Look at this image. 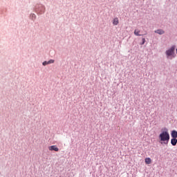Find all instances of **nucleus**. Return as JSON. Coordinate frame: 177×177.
I'll return each mask as SVG.
<instances>
[{"label": "nucleus", "mask_w": 177, "mask_h": 177, "mask_svg": "<svg viewBox=\"0 0 177 177\" xmlns=\"http://www.w3.org/2000/svg\"><path fill=\"white\" fill-rule=\"evenodd\" d=\"M142 42L141 43V45H145V43L146 42V39L142 38Z\"/></svg>", "instance_id": "nucleus-11"}, {"label": "nucleus", "mask_w": 177, "mask_h": 177, "mask_svg": "<svg viewBox=\"0 0 177 177\" xmlns=\"http://www.w3.org/2000/svg\"><path fill=\"white\" fill-rule=\"evenodd\" d=\"M48 62V64H52L53 63H55V60L54 59H50Z\"/></svg>", "instance_id": "nucleus-10"}, {"label": "nucleus", "mask_w": 177, "mask_h": 177, "mask_svg": "<svg viewBox=\"0 0 177 177\" xmlns=\"http://www.w3.org/2000/svg\"><path fill=\"white\" fill-rule=\"evenodd\" d=\"M118 23H120L118 18H115L113 21V26H118Z\"/></svg>", "instance_id": "nucleus-9"}, {"label": "nucleus", "mask_w": 177, "mask_h": 177, "mask_svg": "<svg viewBox=\"0 0 177 177\" xmlns=\"http://www.w3.org/2000/svg\"><path fill=\"white\" fill-rule=\"evenodd\" d=\"M155 32L156 34H159L160 35H162V34H164V30H161V29H158L157 30H155Z\"/></svg>", "instance_id": "nucleus-8"}, {"label": "nucleus", "mask_w": 177, "mask_h": 177, "mask_svg": "<svg viewBox=\"0 0 177 177\" xmlns=\"http://www.w3.org/2000/svg\"><path fill=\"white\" fill-rule=\"evenodd\" d=\"M32 17H35V15L32 14Z\"/></svg>", "instance_id": "nucleus-13"}, {"label": "nucleus", "mask_w": 177, "mask_h": 177, "mask_svg": "<svg viewBox=\"0 0 177 177\" xmlns=\"http://www.w3.org/2000/svg\"><path fill=\"white\" fill-rule=\"evenodd\" d=\"M134 34L136 35V37H141L142 35H140V30L139 29H136L134 30Z\"/></svg>", "instance_id": "nucleus-5"}, {"label": "nucleus", "mask_w": 177, "mask_h": 177, "mask_svg": "<svg viewBox=\"0 0 177 177\" xmlns=\"http://www.w3.org/2000/svg\"><path fill=\"white\" fill-rule=\"evenodd\" d=\"M145 164H147V165H149V164H151V159L150 158H146L145 159Z\"/></svg>", "instance_id": "nucleus-7"}, {"label": "nucleus", "mask_w": 177, "mask_h": 177, "mask_svg": "<svg viewBox=\"0 0 177 177\" xmlns=\"http://www.w3.org/2000/svg\"><path fill=\"white\" fill-rule=\"evenodd\" d=\"M171 138H177V131L175 130H173L171 133Z\"/></svg>", "instance_id": "nucleus-4"}, {"label": "nucleus", "mask_w": 177, "mask_h": 177, "mask_svg": "<svg viewBox=\"0 0 177 177\" xmlns=\"http://www.w3.org/2000/svg\"><path fill=\"white\" fill-rule=\"evenodd\" d=\"M48 64H49L48 62L45 61L43 62V66H48Z\"/></svg>", "instance_id": "nucleus-12"}, {"label": "nucleus", "mask_w": 177, "mask_h": 177, "mask_svg": "<svg viewBox=\"0 0 177 177\" xmlns=\"http://www.w3.org/2000/svg\"><path fill=\"white\" fill-rule=\"evenodd\" d=\"M159 140L161 145H168L169 142V133L168 132L167 129L162 130L161 133L159 135Z\"/></svg>", "instance_id": "nucleus-1"}, {"label": "nucleus", "mask_w": 177, "mask_h": 177, "mask_svg": "<svg viewBox=\"0 0 177 177\" xmlns=\"http://www.w3.org/2000/svg\"><path fill=\"white\" fill-rule=\"evenodd\" d=\"M171 143L172 146H176L177 139L176 138H172L171 140Z\"/></svg>", "instance_id": "nucleus-6"}, {"label": "nucleus", "mask_w": 177, "mask_h": 177, "mask_svg": "<svg viewBox=\"0 0 177 177\" xmlns=\"http://www.w3.org/2000/svg\"><path fill=\"white\" fill-rule=\"evenodd\" d=\"M174 52H175V46H171L169 50L166 51L167 56H172L174 55Z\"/></svg>", "instance_id": "nucleus-2"}, {"label": "nucleus", "mask_w": 177, "mask_h": 177, "mask_svg": "<svg viewBox=\"0 0 177 177\" xmlns=\"http://www.w3.org/2000/svg\"><path fill=\"white\" fill-rule=\"evenodd\" d=\"M48 150L50 151H59V148L56 145H52L48 147Z\"/></svg>", "instance_id": "nucleus-3"}]
</instances>
